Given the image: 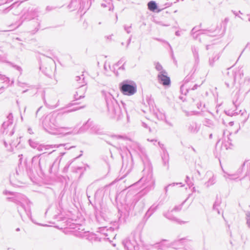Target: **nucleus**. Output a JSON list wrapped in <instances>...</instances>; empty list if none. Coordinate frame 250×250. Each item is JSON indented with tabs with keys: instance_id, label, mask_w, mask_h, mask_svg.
<instances>
[{
	"instance_id": "nucleus-2",
	"label": "nucleus",
	"mask_w": 250,
	"mask_h": 250,
	"mask_svg": "<svg viewBox=\"0 0 250 250\" xmlns=\"http://www.w3.org/2000/svg\"><path fill=\"white\" fill-rule=\"evenodd\" d=\"M165 72L158 75V79L164 85H168L170 83L169 77L165 74Z\"/></svg>"
},
{
	"instance_id": "nucleus-1",
	"label": "nucleus",
	"mask_w": 250,
	"mask_h": 250,
	"mask_svg": "<svg viewBox=\"0 0 250 250\" xmlns=\"http://www.w3.org/2000/svg\"><path fill=\"white\" fill-rule=\"evenodd\" d=\"M120 90L124 95H132L136 92V85L135 84H123Z\"/></svg>"
},
{
	"instance_id": "nucleus-3",
	"label": "nucleus",
	"mask_w": 250,
	"mask_h": 250,
	"mask_svg": "<svg viewBox=\"0 0 250 250\" xmlns=\"http://www.w3.org/2000/svg\"><path fill=\"white\" fill-rule=\"evenodd\" d=\"M147 6L149 10L153 12L157 9V4L153 1H151L149 2L147 4Z\"/></svg>"
}]
</instances>
